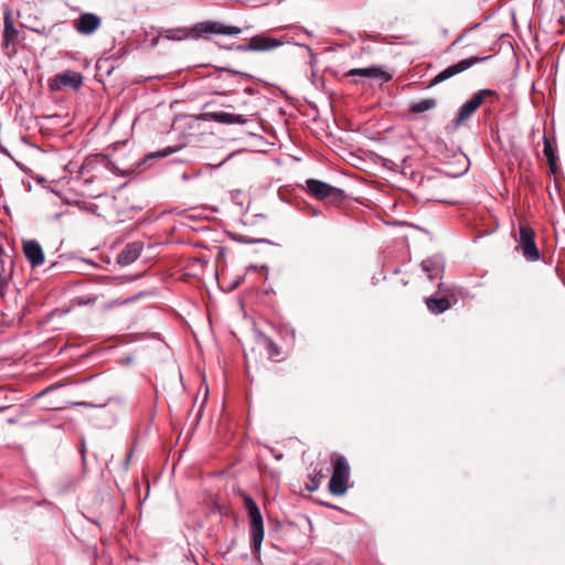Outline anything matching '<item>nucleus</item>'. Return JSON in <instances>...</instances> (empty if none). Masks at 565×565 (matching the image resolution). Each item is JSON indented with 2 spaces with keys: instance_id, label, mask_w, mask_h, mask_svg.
<instances>
[{
  "instance_id": "obj_1",
  "label": "nucleus",
  "mask_w": 565,
  "mask_h": 565,
  "mask_svg": "<svg viewBox=\"0 0 565 565\" xmlns=\"http://www.w3.org/2000/svg\"><path fill=\"white\" fill-rule=\"evenodd\" d=\"M264 224V214H235L232 221L233 238L247 244L262 242Z\"/></svg>"
},
{
  "instance_id": "obj_2",
  "label": "nucleus",
  "mask_w": 565,
  "mask_h": 565,
  "mask_svg": "<svg viewBox=\"0 0 565 565\" xmlns=\"http://www.w3.org/2000/svg\"><path fill=\"white\" fill-rule=\"evenodd\" d=\"M305 191L309 196L335 207H340L347 199L343 190L317 179H308Z\"/></svg>"
},
{
  "instance_id": "obj_3",
  "label": "nucleus",
  "mask_w": 565,
  "mask_h": 565,
  "mask_svg": "<svg viewBox=\"0 0 565 565\" xmlns=\"http://www.w3.org/2000/svg\"><path fill=\"white\" fill-rule=\"evenodd\" d=\"M513 236L518 243L516 249L520 250L523 257L529 262L540 259V252L535 244V231L525 217L518 221V230L514 231Z\"/></svg>"
},
{
  "instance_id": "obj_4",
  "label": "nucleus",
  "mask_w": 565,
  "mask_h": 565,
  "mask_svg": "<svg viewBox=\"0 0 565 565\" xmlns=\"http://www.w3.org/2000/svg\"><path fill=\"white\" fill-rule=\"evenodd\" d=\"M500 99V95L494 89H480L473 96L463 103L455 118L456 127H459L462 122L468 120L472 114L483 104L489 103L490 105L497 103Z\"/></svg>"
},
{
  "instance_id": "obj_5",
  "label": "nucleus",
  "mask_w": 565,
  "mask_h": 565,
  "mask_svg": "<svg viewBox=\"0 0 565 565\" xmlns=\"http://www.w3.org/2000/svg\"><path fill=\"white\" fill-rule=\"evenodd\" d=\"M244 505L248 514L250 526V546L253 552H258L264 540V523L259 508L248 494L243 495Z\"/></svg>"
},
{
  "instance_id": "obj_6",
  "label": "nucleus",
  "mask_w": 565,
  "mask_h": 565,
  "mask_svg": "<svg viewBox=\"0 0 565 565\" xmlns=\"http://www.w3.org/2000/svg\"><path fill=\"white\" fill-rule=\"evenodd\" d=\"M331 463L333 471L329 481V490L334 495H343L348 490L350 466L347 459L338 454L331 456Z\"/></svg>"
},
{
  "instance_id": "obj_7",
  "label": "nucleus",
  "mask_w": 565,
  "mask_h": 565,
  "mask_svg": "<svg viewBox=\"0 0 565 565\" xmlns=\"http://www.w3.org/2000/svg\"><path fill=\"white\" fill-rule=\"evenodd\" d=\"M491 56H470L468 58H463L456 64H452L448 67H446L444 71L439 72L430 82L429 86H435L437 84H440L441 82L449 79L468 68L472 67L476 64H479L481 62H484L489 60Z\"/></svg>"
},
{
  "instance_id": "obj_8",
  "label": "nucleus",
  "mask_w": 565,
  "mask_h": 565,
  "mask_svg": "<svg viewBox=\"0 0 565 565\" xmlns=\"http://www.w3.org/2000/svg\"><path fill=\"white\" fill-rule=\"evenodd\" d=\"M82 84L83 75L76 71L67 70L62 73H57L50 83V87L52 90H58L62 87H72L77 90Z\"/></svg>"
},
{
  "instance_id": "obj_9",
  "label": "nucleus",
  "mask_w": 565,
  "mask_h": 565,
  "mask_svg": "<svg viewBox=\"0 0 565 565\" xmlns=\"http://www.w3.org/2000/svg\"><path fill=\"white\" fill-rule=\"evenodd\" d=\"M194 30L200 35H205L209 33L212 34H225V35H236L242 32V29L234 25H225L217 21H204L201 23H198L194 26Z\"/></svg>"
},
{
  "instance_id": "obj_10",
  "label": "nucleus",
  "mask_w": 565,
  "mask_h": 565,
  "mask_svg": "<svg viewBox=\"0 0 565 565\" xmlns=\"http://www.w3.org/2000/svg\"><path fill=\"white\" fill-rule=\"evenodd\" d=\"M102 25V19L95 13H82L77 19L74 20V29L83 35L93 34Z\"/></svg>"
},
{
  "instance_id": "obj_11",
  "label": "nucleus",
  "mask_w": 565,
  "mask_h": 565,
  "mask_svg": "<svg viewBox=\"0 0 565 565\" xmlns=\"http://www.w3.org/2000/svg\"><path fill=\"white\" fill-rule=\"evenodd\" d=\"M347 76H362L369 78H379L383 83L390 82L393 76L388 72L384 71L381 66L372 65L369 67L362 68H352L347 74Z\"/></svg>"
},
{
  "instance_id": "obj_12",
  "label": "nucleus",
  "mask_w": 565,
  "mask_h": 565,
  "mask_svg": "<svg viewBox=\"0 0 565 565\" xmlns=\"http://www.w3.org/2000/svg\"><path fill=\"white\" fill-rule=\"evenodd\" d=\"M280 42L274 38L256 35L250 39L249 43L246 45H238L237 49L241 51H267L275 47H278Z\"/></svg>"
},
{
  "instance_id": "obj_13",
  "label": "nucleus",
  "mask_w": 565,
  "mask_h": 565,
  "mask_svg": "<svg viewBox=\"0 0 565 565\" xmlns=\"http://www.w3.org/2000/svg\"><path fill=\"white\" fill-rule=\"evenodd\" d=\"M310 34L306 30L296 26H285V44L302 46L309 53L310 47L306 43Z\"/></svg>"
},
{
  "instance_id": "obj_14",
  "label": "nucleus",
  "mask_w": 565,
  "mask_h": 565,
  "mask_svg": "<svg viewBox=\"0 0 565 565\" xmlns=\"http://www.w3.org/2000/svg\"><path fill=\"white\" fill-rule=\"evenodd\" d=\"M23 253L25 258L30 262L32 267H38L44 264V253L41 245L34 241H24L23 242Z\"/></svg>"
},
{
  "instance_id": "obj_15",
  "label": "nucleus",
  "mask_w": 565,
  "mask_h": 565,
  "mask_svg": "<svg viewBox=\"0 0 565 565\" xmlns=\"http://www.w3.org/2000/svg\"><path fill=\"white\" fill-rule=\"evenodd\" d=\"M143 249L141 242H132L125 246V248L117 255V264L120 266H128L132 264L140 256Z\"/></svg>"
},
{
  "instance_id": "obj_16",
  "label": "nucleus",
  "mask_w": 565,
  "mask_h": 565,
  "mask_svg": "<svg viewBox=\"0 0 565 565\" xmlns=\"http://www.w3.org/2000/svg\"><path fill=\"white\" fill-rule=\"evenodd\" d=\"M445 264L440 256H433L422 262V269L429 280L440 277L444 273Z\"/></svg>"
},
{
  "instance_id": "obj_17",
  "label": "nucleus",
  "mask_w": 565,
  "mask_h": 565,
  "mask_svg": "<svg viewBox=\"0 0 565 565\" xmlns=\"http://www.w3.org/2000/svg\"><path fill=\"white\" fill-rule=\"evenodd\" d=\"M206 117L215 122L225 125H244L248 121L244 115H235L226 111H211L206 114Z\"/></svg>"
},
{
  "instance_id": "obj_18",
  "label": "nucleus",
  "mask_w": 565,
  "mask_h": 565,
  "mask_svg": "<svg viewBox=\"0 0 565 565\" xmlns=\"http://www.w3.org/2000/svg\"><path fill=\"white\" fill-rule=\"evenodd\" d=\"M257 345L260 350L265 351L267 358L271 361H279L278 356L280 354L278 345L266 334H258L257 337Z\"/></svg>"
},
{
  "instance_id": "obj_19",
  "label": "nucleus",
  "mask_w": 565,
  "mask_h": 565,
  "mask_svg": "<svg viewBox=\"0 0 565 565\" xmlns=\"http://www.w3.org/2000/svg\"><path fill=\"white\" fill-rule=\"evenodd\" d=\"M18 34L19 31L14 26L11 13L7 12L4 14L3 45L8 47L10 44H13L18 39Z\"/></svg>"
},
{
  "instance_id": "obj_20",
  "label": "nucleus",
  "mask_w": 565,
  "mask_h": 565,
  "mask_svg": "<svg viewBox=\"0 0 565 565\" xmlns=\"http://www.w3.org/2000/svg\"><path fill=\"white\" fill-rule=\"evenodd\" d=\"M425 303H426L428 310L434 315L443 313L451 307V301L447 297H443V298L428 297L425 299Z\"/></svg>"
},
{
  "instance_id": "obj_21",
  "label": "nucleus",
  "mask_w": 565,
  "mask_h": 565,
  "mask_svg": "<svg viewBox=\"0 0 565 565\" xmlns=\"http://www.w3.org/2000/svg\"><path fill=\"white\" fill-rule=\"evenodd\" d=\"M232 201L235 206L239 210H248L250 205V199L247 193L243 191H234L232 193Z\"/></svg>"
},
{
  "instance_id": "obj_22",
  "label": "nucleus",
  "mask_w": 565,
  "mask_h": 565,
  "mask_svg": "<svg viewBox=\"0 0 565 565\" xmlns=\"http://www.w3.org/2000/svg\"><path fill=\"white\" fill-rule=\"evenodd\" d=\"M437 103L434 98H426L411 105L409 110L415 114L428 111L436 107Z\"/></svg>"
},
{
  "instance_id": "obj_23",
  "label": "nucleus",
  "mask_w": 565,
  "mask_h": 565,
  "mask_svg": "<svg viewBox=\"0 0 565 565\" xmlns=\"http://www.w3.org/2000/svg\"><path fill=\"white\" fill-rule=\"evenodd\" d=\"M189 35V32L186 29H169L164 32V38L168 40H174V41H181L186 39Z\"/></svg>"
},
{
  "instance_id": "obj_24",
  "label": "nucleus",
  "mask_w": 565,
  "mask_h": 565,
  "mask_svg": "<svg viewBox=\"0 0 565 565\" xmlns=\"http://www.w3.org/2000/svg\"><path fill=\"white\" fill-rule=\"evenodd\" d=\"M543 153L547 159V162H552L553 160H557L555 149L552 145V141L547 136L543 137Z\"/></svg>"
},
{
  "instance_id": "obj_25",
  "label": "nucleus",
  "mask_w": 565,
  "mask_h": 565,
  "mask_svg": "<svg viewBox=\"0 0 565 565\" xmlns=\"http://www.w3.org/2000/svg\"><path fill=\"white\" fill-rule=\"evenodd\" d=\"M557 160H553L552 162H548L550 172L555 174L557 172Z\"/></svg>"
},
{
  "instance_id": "obj_26",
  "label": "nucleus",
  "mask_w": 565,
  "mask_h": 565,
  "mask_svg": "<svg viewBox=\"0 0 565 565\" xmlns=\"http://www.w3.org/2000/svg\"><path fill=\"white\" fill-rule=\"evenodd\" d=\"M319 486V481L316 480L315 478L311 480V484L310 486H307V489L312 492L315 491Z\"/></svg>"
},
{
  "instance_id": "obj_27",
  "label": "nucleus",
  "mask_w": 565,
  "mask_h": 565,
  "mask_svg": "<svg viewBox=\"0 0 565 565\" xmlns=\"http://www.w3.org/2000/svg\"><path fill=\"white\" fill-rule=\"evenodd\" d=\"M173 151H174L173 149L168 148L164 151L158 153L157 157H166V156L172 153Z\"/></svg>"
},
{
  "instance_id": "obj_28",
  "label": "nucleus",
  "mask_w": 565,
  "mask_h": 565,
  "mask_svg": "<svg viewBox=\"0 0 565 565\" xmlns=\"http://www.w3.org/2000/svg\"><path fill=\"white\" fill-rule=\"evenodd\" d=\"M288 156H289L292 160H295V161H299V160H301V157H300L299 154H297V153H294V154L288 153Z\"/></svg>"
},
{
  "instance_id": "obj_29",
  "label": "nucleus",
  "mask_w": 565,
  "mask_h": 565,
  "mask_svg": "<svg viewBox=\"0 0 565 565\" xmlns=\"http://www.w3.org/2000/svg\"><path fill=\"white\" fill-rule=\"evenodd\" d=\"M462 39V35L458 36L450 45V47L455 46L456 44H458Z\"/></svg>"
},
{
  "instance_id": "obj_30",
  "label": "nucleus",
  "mask_w": 565,
  "mask_h": 565,
  "mask_svg": "<svg viewBox=\"0 0 565 565\" xmlns=\"http://www.w3.org/2000/svg\"><path fill=\"white\" fill-rule=\"evenodd\" d=\"M277 193L279 198H282V186L278 188Z\"/></svg>"
},
{
  "instance_id": "obj_31",
  "label": "nucleus",
  "mask_w": 565,
  "mask_h": 565,
  "mask_svg": "<svg viewBox=\"0 0 565 565\" xmlns=\"http://www.w3.org/2000/svg\"><path fill=\"white\" fill-rule=\"evenodd\" d=\"M3 254V249L0 247V257L2 256Z\"/></svg>"
}]
</instances>
